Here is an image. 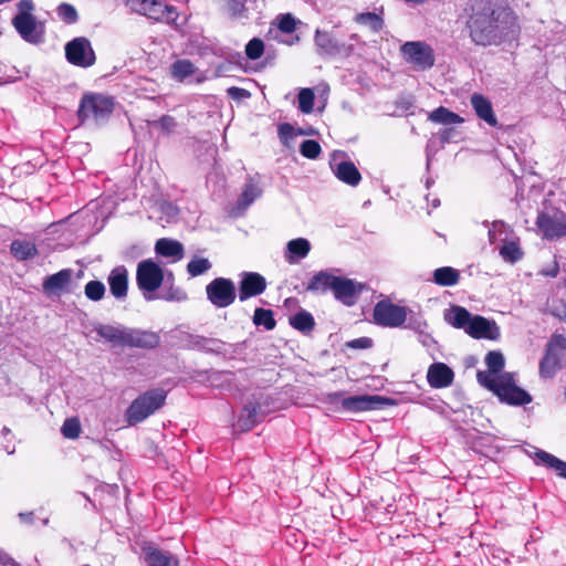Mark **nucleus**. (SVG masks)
I'll use <instances>...</instances> for the list:
<instances>
[{"instance_id": "obj_1", "label": "nucleus", "mask_w": 566, "mask_h": 566, "mask_svg": "<svg viewBox=\"0 0 566 566\" xmlns=\"http://www.w3.org/2000/svg\"><path fill=\"white\" fill-rule=\"evenodd\" d=\"M460 18L475 46L511 45L520 40L522 28L517 13L497 0H469Z\"/></svg>"}, {"instance_id": "obj_2", "label": "nucleus", "mask_w": 566, "mask_h": 566, "mask_svg": "<svg viewBox=\"0 0 566 566\" xmlns=\"http://www.w3.org/2000/svg\"><path fill=\"white\" fill-rule=\"evenodd\" d=\"M95 332L113 347L154 349L160 344L158 333L123 325L98 324Z\"/></svg>"}, {"instance_id": "obj_3", "label": "nucleus", "mask_w": 566, "mask_h": 566, "mask_svg": "<svg viewBox=\"0 0 566 566\" xmlns=\"http://www.w3.org/2000/svg\"><path fill=\"white\" fill-rule=\"evenodd\" d=\"M444 319L454 328L463 329L465 334L474 339L497 340L501 336L500 327L495 321L481 315H472L460 305L451 306L444 313Z\"/></svg>"}, {"instance_id": "obj_4", "label": "nucleus", "mask_w": 566, "mask_h": 566, "mask_svg": "<svg viewBox=\"0 0 566 566\" xmlns=\"http://www.w3.org/2000/svg\"><path fill=\"white\" fill-rule=\"evenodd\" d=\"M476 378L483 387L509 405L523 406L532 401L531 395L515 385L511 374L492 377L484 371H478Z\"/></svg>"}, {"instance_id": "obj_5", "label": "nucleus", "mask_w": 566, "mask_h": 566, "mask_svg": "<svg viewBox=\"0 0 566 566\" xmlns=\"http://www.w3.org/2000/svg\"><path fill=\"white\" fill-rule=\"evenodd\" d=\"M18 13L12 19V25L20 36L31 43L39 44L44 40V25L36 21L32 14L34 3L32 0H20L17 4Z\"/></svg>"}, {"instance_id": "obj_6", "label": "nucleus", "mask_w": 566, "mask_h": 566, "mask_svg": "<svg viewBox=\"0 0 566 566\" xmlns=\"http://www.w3.org/2000/svg\"><path fill=\"white\" fill-rule=\"evenodd\" d=\"M167 398L163 388H154L140 394L126 409L125 418L130 426H135L160 409Z\"/></svg>"}, {"instance_id": "obj_7", "label": "nucleus", "mask_w": 566, "mask_h": 566, "mask_svg": "<svg viewBox=\"0 0 566 566\" xmlns=\"http://www.w3.org/2000/svg\"><path fill=\"white\" fill-rule=\"evenodd\" d=\"M127 6L133 12L144 15L157 23L176 24L179 18L175 6L164 0H127Z\"/></svg>"}, {"instance_id": "obj_8", "label": "nucleus", "mask_w": 566, "mask_h": 566, "mask_svg": "<svg viewBox=\"0 0 566 566\" xmlns=\"http://www.w3.org/2000/svg\"><path fill=\"white\" fill-rule=\"evenodd\" d=\"M326 399L331 403L340 400L343 410L350 412L379 410L387 406L395 405L394 399L379 395H361L343 398V392L339 391L327 394Z\"/></svg>"}, {"instance_id": "obj_9", "label": "nucleus", "mask_w": 566, "mask_h": 566, "mask_svg": "<svg viewBox=\"0 0 566 566\" xmlns=\"http://www.w3.org/2000/svg\"><path fill=\"white\" fill-rule=\"evenodd\" d=\"M114 111L112 97L102 94H84L77 109L81 124L88 119L101 120L107 118Z\"/></svg>"}, {"instance_id": "obj_10", "label": "nucleus", "mask_w": 566, "mask_h": 566, "mask_svg": "<svg viewBox=\"0 0 566 566\" xmlns=\"http://www.w3.org/2000/svg\"><path fill=\"white\" fill-rule=\"evenodd\" d=\"M408 308L392 303L390 300L377 302L373 310L374 323L381 327L397 328L405 325Z\"/></svg>"}, {"instance_id": "obj_11", "label": "nucleus", "mask_w": 566, "mask_h": 566, "mask_svg": "<svg viewBox=\"0 0 566 566\" xmlns=\"http://www.w3.org/2000/svg\"><path fill=\"white\" fill-rule=\"evenodd\" d=\"M400 51L403 60L417 70L426 71L434 65V52L426 42H406L401 45Z\"/></svg>"}, {"instance_id": "obj_12", "label": "nucleus", "mask_w": 566, "mask_h": 566, "mask_svg": "<svg viewBox=\"0 0 566 566\" xmlns=\"http://www.w3.org/2000/svg\"><path fill=\"white\" fill-rule=\"evenodd\" d=\"M64 51L67 62L74 66L86 69L96 62L95 51L91 41L85 36H77L69 41Z\"/></svg>"}, {"instance_id": "obj_13", "label": "nucleus", "mask_w": 566, "mask_h": 566, "mask_svg": "<svg viewBox=\"0 0 566 566\" xmlns=\"http://www.w3.org/2000/svg\"><path fill=\"white\" fill-rule=\"evenodd\" d=\"M165 279L161 266L151 259L143 260L137 264L136 283L143 293H154Z\"/></svg>"}, {"instance_id": "obj_14", "label": "nucleus", "mask_w": 566, "mask_h": 566, "mask_svg": "<svg viewBox=\"0 0 566 566\" xmlns=\"http://www.w3.org/2000/svg\"><path fill=\"white\" fill-rule=\"evenodd\" d=\"M208 301L219 308L232 305L237 297L235 286L232 280L216 277L206 286Z\"/></svg>"}, {"instance_id": "obj_15", "label": "nucleus", "mask_w": 566, "mask_h": 566, "mask_svg": "<svg viewBox=\"0 0 566 566\" xmlns=\"http://www.w3.org/2000/svg\"><path fill=\"white\" fill-rule=\"evenodd\" d=\"M543 239L554 240L566 237V213L556 211L554 213L539 212L535 221Z\"/></svg>"}, {"instance_id": "obj_16", "label": "nucleus", "mask_w": 566, "mask_h": 566, "mask_svg": "<svg viewBox=\"0 0 566 566\" xmlns=\"http://www.w3.org/2000/svg\"><path fill=\"white\" fill-rule=\"evenodd\" d=\"M268 283L258 272H243L239 283L238 296L241 302L259 296L266 290Z\"/></svg>"}, {"instance_id": "obj_17", "label": "nucleus", "mask_w": 566, "mask_h": 566, "mask_svg": "<svg viewBox=\"0 0 566 566\" xmlns=\"http://www.w3.org/2000/svg\"><path fill=\"white\" fill-rule=\"evenodd\" d=\"M73 277L72 269H63L43 280L42 289L46 295H60L66 291Z\"/></svg>"}, {"instance_id": "obj_18", "label": "nucleus", "mask_w": 566, "mask_h": 566, "mask_svg": "<svg viewBox=\"0 0 566 566\" xmlns=\"http://www.w3.org/2000/svg\"><path fill=\"white\" fill-rule=\"evenodd\" d=\"M111 294L117 300H125L128 294V271L124 265L115 266L108 274Z\"/></svg>"}, {"instance_id": "obj_19", "label": "nucleus", "mask_w": 566, "mask_h": 566, "mask_svg": "<svg viewBox=\"0 0 566 566\" xmlns=\"http://www.w3.org/2000/svg\"><path fill=\"white\" fill-rule=\"evenodd\" d=\"M454 379L453 370L443 363L430 365L427 373V380L432 388L440 389L449 387Z\"/></svg>"}, {"instance_id": "obj_20", "label": "nucleus", "mask_w": 566, "mask_h": 566, "mask_svg": "<svg viewBox=\"0 0 566 566\" xmlns=\"http://www.w3.org/2000/svg\"><path fill=\"white\" fill-rule=\"evenodd\" d=\"M470 103L481 120L485 122L491 127H497L499 122L494 114L492 103L488 97L480 93H474L471 95Z\"/></svg>"}, {"instance_id": "obj_21", "label": "nucleus", "mask_w": 566, "mask_h": 566, "mask_svg": "<svg viewBox=\"0 0 566 566\" xmlns=\"http://www.w3.org/2000/svg\"><path fill=\"white\" fill-rule=\"evenodd\" d=\"M333 293L336 300L345 305H353L360 289L350 279L336 276L333 286Z\"/></svg>"}, {"instance_id": "obj_22", "label": "nucleus", "mask_w": 566, "mask_h": 566, "mask_svg": "<svg viewBox=\"0 0 566 566\" xmlns=\"http://www.w3.org/2000/svg\"><path fill=\"white\" fill-rule=\"evenodd\" d=\"M562 368L560 355L558 352L545 347V354L539 361V375L543 378H553Z\"/></svg>"}, {"instance_id": "obj_23", "label": "nucleus", "mask_w": 566, "mask_h": 566, "mask_svg": "<svg viewBox=\"0 0 566 566\" xmlns=\"http://www.w3.org/2000/svg\"><path fill=\"white\" fill-rule=\"evenodd\" d=\"M335 176L344 184L356 187L361 180V175L355 164L350 160L340 161L334 170Z\"/></svg>"}, {"instance_id": "obj_24", "label": "nucleus", "mask_w": 566, "mask_h": 566, "mask_svg": "<svg viewBox=\"0 0 566 566\" xmlns=\"http://www.w3.org/2000/svg\"><path fill=\"white\" fill-rule=\"evenodd\" d=\"M155 252L158 255L172 258L178 261L184 256V245L177 240L161 238L155 243Z\"/></svg>"}, {"instance_id": "obj_25", "label": "nucleus", "mask_w": 566, "mask_h": 566, "mask_svg": "<svg viewBox=\"0 0 566 566\" xmlns=\"http://www.w3.org/2000/svg\"><path fill=\"white\" fill-rule=\"evenodd\" d=\"M145 560L147 566H179V560L170 553L151 547L145 551Z\"/></svg>"}, {"instance_id": "obj_26", "label": "nucleus", "mask_w": 566, "mask_h": 566, "mask_svg": "<svg viewBox=\"0 0 566 566\" xmlns=\"http://www.w3.org/2000/svg\"><path fill=\"white\" fill-rule=\"evenodd\" d=\"M335 279L336 275L321 271L310 280L306 291L322 294L326 293L328 290H333Z\"/></svg>"}, {"instance_id": "obj_27", "label": "nucleus", "mask_w": 566, "mask_h": 566, "mask_svg": "<svg viewBox=\"0 0 566 566\" xmlns=\"http://www.w3.org/2000/svg\"><path fill=\"white\" fill-rule=\"evenodd\" d=\"M287 253L285 255L289 263H295L297 259H304L311 250L308 240L304 238L293 239L287 242Z\"/></svg>"}, {"instance_id": "obj_28", "label": "nucleus", "mask_w": 566, "mask_h": 566, "mask_svg": "<svg viewBox=\"0 0 566 566\" xmlns=\"http://www.w3.org/2000/svg\"><path fill=\"white\" fill-rule=\"evenodd\" d=\"M11 254L19 261H27L38 255V248L33 242L14 240L10 245Z\"/></svg>"}, {"instance_id": "obj_29", "label": "nucleus", "mask_w": 566, "mask_h": 566, "mask_svg": "<svg viewBox=\"0 0 566 566\" xmlns=\"http://www.w3.org/2000/svg\"><path fill=\"white\" fill-rule=\"evenodd\" d=\"M460 281V272L451 266L438 268L433 271V282L440 286H454Z\"/></svg>"}, {"instance_id": "obj_30", "label": "nucleus", "mask_w": 566, "mask_h": 566, "mask_svg": "<svg viewBox=\"0 0 566 566\" xmlns=\"http://www.w3.org/2000/svg\"><path fill=\"white\" fill-rule=\"evenodd\" d=\"M428 119L443 125L462 124L464 122L463 117L444 106L433 109L429 114Z\"/></svg>"}, {"instance_id": "obj_31", "label": "nucleus", "mask_w": 566, "mask_h": 566, "mask_svg": "<svg viewBox=\"0 0 566 566\" xmlns=\"http://www.w3.org/2000/svg\"><path fill=\"white\" fill-rule=\"evenodd\" d=\"M290 325L303 334H308L314 329L315 321L311 313L300 311L290 317Z\"/></svg>"}, {"instance_id": "obj_32", "label": "nucleus", "mask_w": 566, "mask_h": 566, "mask_svg": "<svg viewBox=\"0 0 566 566\" xmlns=\"http://www.w3.org/2000/svg\"><path fill=\"white\" fill-rule=\"evenodd\" d=\"M260 409L261 406L259 403H248L244 406L239 419V426L243 431H249L256 424Z\"/></svg>"}, {"instance_id": "obj_33", "label": "nucleus", "mask_w": 566, "mask_h": 566, "mask_svg": "<svg viewBox=\"0 0 566 566\" xmlns=\"http://www.w3.org/2000/svg\"><path fill=\"white\" fill-rule=\"evenodd\" d=\"M355 22L368 27L373 32L378 33L384 28V19L375 12H361L356 14Z\"/></svg>"}, {"instance_id": "obj_34", "label": "nucleus", "mask_w": 566, "mask_h": 566, "mask_svg": "<svg viewBox=\"0 0 566 566\" xmlns=\"http://www.w3.org/2000/svg\"><path fill=\"white\" fill-rule=\"evenodd\" d=\"M171 76L178 81H184L196 73V67L190 60H178L171 64Z\"/></svg>"}, {"instance_id": "obj_35", "label": "nucleus", "mask_w": 566, "mask_h": 566, "mask_svg": "<svg viewBox=\"0 0 566 566\" xmlns=\"http://www.w3.org/2000/svg\"><path fill=\"white\" fill-rule=\"evenodd\" d=\"M253 324L256 326H264L265 329L272 331L276 326V321L274 319V313L272 310L258 307L253 314Z\"/></svg>"}, {"instance_id": "obj_36", "label": "nucleus", "mask_w": 566, "mask_h": 566, "mask_svg": "<svg viewBox=\"0 0 566 566\" xmlns=\"http://www.w3.org/2000/svg\"><path fill=\"white\" fill-rule=\"evenodd\" d=\"M536 455H537L538 460H541L542 463H544L546 467L557 471L559 476L566 478V462L565 461H562L557 457H555L548 452H545V451H539L536 453Z\"/></svg>"}, {"instance_id": "obj_37", "label": "nucleus", "mask_w": 566, "mask_h": 566, "mask_svg": "<svg viewBox=\"0 0 566 566\" xmlns=\"http://www.w3.org/2000/svg\"><path fill=\"white\" fill-rule=\"evenodd\" d=\"M260 195L261 190L255 185L247 184L238 199V208L245 210Z\"/></svg>"}, {"instance_id": "obj_38", "label": "nucleus", "mask_w": 566, "mask_h": 566, "mask_svg": "<svg viewBox=\"0 0 566 566\" xmlns=\"http://www.w3.org/2000/svg\"><path fill=\"white\" fill-rule=\"evenodd\" d=\"M501 256L510 263H515L522 259L523 252L516 241L504 242L500 249Z\"/></svg>"}, {"instance_id": "obj_39", "label": "nucleus", "mask_w": 566, "mask_h": 566, "mask_svg": "<svg viewBox=\"0 0 566 566\" xmlns=\"http://www.w3.org/2000/svg\"><path fill=\"white\" fill-rule=\"evenodd\" d=\"M105 285L98 280H92L84 286L85 296L93 302H98L105 296Z\"/></svg>"}, {"instance_id": "obj_40", "label": "nucleus", "mask_w": 566, "mask_h": 566, "mask_svg": "<svg viewBox=\"0 0 566 566\" xmlns=\"http://www.w3.org/2000/svg\"><path fill=\"white\" fill-rule=\"evenodd\" d=\"M298 108L304 114H311L314 108L315 94L312 88H302L297 95Z\"/></svg>"}, {"instance_id": "obj_41", "label": "nucleus", "mask_w": 566, "mask_h": 566, "mask_svg": "<svg viewBox=\"0 0 566 566\" xmlns=\"http://www.w3.org/2000/svg\"><path fill=\"white\" fill-rule=\"evenodd\" d=\"M81 422L76 417L67 418L61 428L63 437L67 439H77L81 434Z\"/></svg>"}, {"instance_id": "obj_42", "label": "nucleus", "mask_w": 566, "mask_h": 566, "mask_svg": "<svg viewBox=\"0 0 566 566\" xmlns=\"http://www.w3.org/2000/svg\"><path fill=\"white\" fill-rule=\"evenodd\" d=\"M300 153L307 159H316L322 153V147L319 143L314 139H305L300 146Z\"/></svg>"}, {"instance_id": "obj_43", "label": "nucleus", "mask_w": 566, "mask_h": 566, "mask_svg": "<svg viewBox=\"0 0 566 566\" xmlns=\"http://www.w3.org/2000/svg\"><path fill=\"white\" fill-rule=\"evenodd\" d=\"M211 268V263L206 258H196L188 262L187 271L191 276H199Z\"/></svg>"}, {"instance_id": "obj_44", "label": "nucleus", "mask_w": 566, "mask_h": 566, "mask_svg": "<svg viewBox=\"0 0 566 566\" xmlns=\"http://www.w3.org/2000/svg\"><path fill=\"white\" fill-rule=\"evenodd\" d=\"M485 364L491 374H497L504 367V357L501 352L491 350L485 356Z\"/></svg>"}, {"instance_id": "obj_45", "label": "nucleus", "mask_w": 566, "mask_h": 566, "mask_svg": "<svg viewBox=\"0 0 566 566\" xmlns=\"http://www.w3.org/2000/svg\"><path fill=\"white\" fill-rule=\"evenodd\" d=\"M57 14L60 19L66 24H73L78 20L76 9L66 2H63L57 7Z\"/></svg>"}, {"instance_id": "obj_46", "label": "nucleus", "mask_w": 566, "mask_h": 566, "mask_svg": "<svg viewBox=\"0 0 566 566\" xmlns=\"http://www.w3.org/2000/svg\"><path fill=\"white\" fill-rule=\"evenodd\" d=\"M264 53V43L260 38H253L245 46V55L250 60H258Z\"/></svg>"}, {"instance_id": "obj_47", "label": "nucleus", "mask_w": 566, "mask_h": 566, "mask_svg": "<svg viewBox=\"0 0 566 566\" xmlns=\"http://www.w3.org/2000/svg\"><path fill=\"white\" fill-rule=\"evenodd\" d=\"M297 21L292 13L280 14L277 17V29L283 33H293Z\"/></svg>"}, {"instance_id": "obj_48", "label": "nucleus", "mask_w": 566, "mask_h": 566, "mask_svg": "<svg viewBox=\"0 0 566 566\" xmlns=\"http://www.w3.org/2000/svg\"><path fill=\"white\" fill-rule=\"evenodd\" d=\"M227 10L232 18L242 17L247 11L245 0H227Z\"/></svg>"}, {"instance_id": "obj_49", "label": "nucleus", "mask_w": 566, "mask_h": 566, "mask_svg": "<svg viewBox=\"0 0 566 566\" xmlns=\"http://www.w3.org/2000/svg\"><path fill=\"white\" fill-rule=\"evenodd\" d=\"M345 346L350 349H368L373 346V339L364 336L346 342Z\"/></svg>"}, {"instance_id": "obj_50", "label": "nucleus", "mask_w": 566, "mask_h": 566, "mask_svg": "<svg viewBox=\"0 0 566 566\" xmlns=\"http://www.w3.org/2000/svg\"><path fill=\"white\" fill-rule=\"evenodd\" d=\"M546 347L556 352L559 349L566 350V337L562 334L554 333L547 342Z\"/></svg>"}, {"instance_id": "obj_51", "label": "nucleus", "mask_w": 566, "mask_h": 566, "mask_svg": "<svg viewBox=\"0 0 566 566\" xmlns=\"http://www.w3.org/2000/svg\"><path fill=\"white\" fill-rule=\"evenodd\" d=\"M279 137L283 143H286L294 136V127L289 123H282L277 126Z\"/></svg>"}, {"instance_id": "obj_52", "label": "nucleus", "mask_w": 566, "mask_h": 566, "mask_svg": "<svg viewBox=\"0 0 566 566\" xmlns=\"http://www.w3.org/2000/svg\"><path fill=\"white\" fill-rule=\"evenodd\" d=\"M156 123L163 130L167 133H170L176 126V120L170 115H163Z\"/></svg>"}, {"instance_id": "obj_53", "label": "nucleus", "mask_w": 566, "mask_h": 566, "mask_svg": "<svg viewBox=\"0 0 566 566\" xmlns=\"http://www.w3.org/2000/svg\"><path fill=\"white\" fill-rule=\"evenodd\" d=\"M228 95L234 99H242L250 96V93L241 87L231 86L228 88Z\"/></svg>"}, {"instance_id": "obj_54", "label": "nucleus", "mask_w": 566, "mask_h": 566, "mask_svg": "<svg viewBox=\"0 0 566 566\" xmlns=\"http://www.w3.org/2000/svg\"><path fill=\"white\" fill-rule=\"evenodd\" d=\"M2 566H21L12 556L4 554L0 556Z\"/></svg>"}, {"instance_id": "obj_55", "label": "nucleus", "mask_w": 566, "mask_h": 566, "mask_svg": "<svg viewBox=\"0 0 566 566\" xmlns=\"http://www.w3.org/2000/svg\"><path fill=\"white\" fill-rule=\"evenodd\" d=\"M545 276L556 277L559 273V266L557 262H554L553 266L542 272Z\"/></svg>"}, {"instance_id": "obj_56", "label": "nucleus", "mask_w": 566, "mask_h": 566, "mask_svg": "<svg viewBox=\"0 0 566 566\" xmlns=\"http://www.w3.org/2000/svg\"><path fill=\"white\" fill-rule=\"evenodd\" d=\"M453 132V128H447L441 133L442 140H449L450 134Z\"/></svg>"}, {"instance_id": "obj_57", "label": "nucleus", "mask_w": 566, "mask_h": 566, "mask_svg": "<svg viewBox=\"0 0 566 566\" xmlns=\"http://www.w3.org/2000/svg\"><path fill=\"white\" fill-rule=\"evenodd\" d=\"M558 317L566 323V307L564 308L563 314H559Z\"/></svg>"}, {"instance_id": "obj_58", "label": "nucleus", "mask_w": 566, "mask_h": 566, "mask_svg": "<svg viewBox=\"0 0 566 566\" xmlns=\"http://www.w3.org/2000/svg\"><path fill=\"white\" fill-rule=\"evenodd\" d=\"M145 297H146L147 300H153V298H154V296H151V295H149V296L145 295Z\"/></svg>"}, {"instance_id": "obj_59", "label": "nucleus", "mask_w": 566, "mask_h": 566, "mask_svg": "<svg viewBox=\"0 0 566 566\" xmlns=\"http://www.w3.org/2000/svg\"><path fill=\"white\" fill-rule=\"evenodd\" d=\"M418 2H424L426 0H417Z\"/></svg>"}, {"instance_id": "obj_60", "label": "nucleus", "mask_w": 566, "mask_h": 566, "mask_svg": "<svg viewBox=\"0 0 566 566\" xmlns=\"http://www.w3.org/2000/svg\"><path fill=\"white\" fill-rule=\"evenodd\" d=\"M83 566H90V565H83Z\"/></svg>"}]
</instances>
